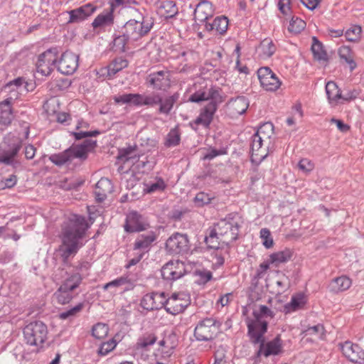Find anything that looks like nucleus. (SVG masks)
I'll return each instance as SVG.
<instances>
[{
	"mask_svg": "<svg viewBox=\"0 0 364 364\" xmlns=\"http://www.w3.org/2000/svg\"><path fill=\"white\" fill-rule=\"evenodd\" d=\"M195 282L198 284H205L208 282L212 278L213 274L211 272L206 269L196 270L194 272Z\"/></svg>",
	"mask_w": 364,
	"mask_h": 364,
	"instance_id": "nucleus-49",
	"label": "nucleus"
},
{
	"mask_svg": "<svg viewBox=\"0 0 364 364\" xmlns=\"http://www.w3.org/2000/svg\"><path fill=\"white\" fill-rule=\"evenodd\" d=\"M308 297L302 292L294 294L291 296L290 302L284 306V311L286 314L296 311L303 309L307 303Z\"/></svg>",
	"mask_w": 364,
	"mask_h": 364,
	"instance_id": "nucleus-30",
	"label": "nucleus"
},
{
	"mask_svg": "<svg viewBox=\"0 0 364 364\" xmlns=\"http://www.w3.org/2000/svg\"><path fill=\"white\" fill-rule=\"evenodd\" d=\"M109 328L107 325L97 323L92 328V335L97 339L105 338L108 333Z\"/></svg>",
	"mask_w": 364,
	"mask_h": 364,
	"instance_id": "nucleus-48",
	"label": "nucleus"
},
{
	"mask_svg": "<svg viewBox=\"0 0 364 364\" xmlns=\"http://www.w3.org/2000/svg\"><path fill=\"white\" fill-rule=\"evenodd\" d=\"M278 7L280 12L284 16H290L291 9L290 0H278Z\"/></svg>",
	"mask_w": 364,
	"mask_h": 364,
	"instance_id": "nucleus-61",
	"label": "nucleus"
},
{
	"mask_svg": "<svg viewBox=\"0 0 364 364\" xmlns=\"http://www.w3.org/2000/svg\"><path fill=\"white\" fill-rule=\"evenodd\" d=\"M49 159L58 166L63 165L68 161H72L70 151H69L68 149L59 154H52L50 156Z\"/></svg>",
	"mask_w": 364,
	"mask_h": 364,
	"instance_id": "nucleus-46",
	"label": "nucleus"
},
{
	"mask_svg": "<svg viewBox=\"0 0 364 364\" xmlns=\"http://www.w3.org/2000/svg\"><path fill=\"white\" fill-rule=\"evenodd\" d=\"M47 326L41 321H33L26 324L23 329L25 343L31 346L41 347L48 336Z\"/></svg>",
	"mask_w": 364,
	"mask_h": 364,
	"instance_id": "nucleus-6",
	"label": "nucleus"
},
{
	"mask_svg": "<svg viewBox=\"0 0 364 364\" xmlns=\"http://www.w3.org/2000/svg\"><path fill=\"white\" fill-rule=\"evenodd\" d=\"M228 27V20L225 16L217 17L213 20V23H205V29L209 32H212L215 35L224 34L227 31Z\"/></svg>",
	"mask_w": 364,
	"mask_h": 364,
	"instance_id": "nucleus-32",
	"label": "nucleus"
},
{
	"mask_svg": "<svg viewBox=\"0 0 364 364\" xmlns=\"http://www.w3.org/2000/svg\"><path fill=\"white\" fill-rule=\"evenodd\" d=\"M113 191V185L110 180L102 178L96 184L95 194L99 202L105 200Z\"/></svg>",
	"mask_w": 364,
	"mask_h": 364,
	"instance_id": "nucleus-24",
	"label": "nucleus"
},
{
	"mask_svg": "<svg viewBox=\"0 0 364 364\" xmlns=\"http://www.w3.org/2000/svg\"><path fill=\"white\" fill-rule=\"evenodd\" d=\"M96 146V141L87 140L80 145L71 146L69 149L72 160L75 158L85 159L87 157L88 151L93 149Z\"/></svg>",
	"mask_w": 364,
	"mask_h": 364,
	"instance_id": "nucleus-29",
	"label": "nucleus"
},
{
	"mask_svg": "<svg viewBox=\"0 0 364 364\" xmlns=\"http://www.w3.org/2000/svg\"><path fill=\"white\" fill-rule=\"evenodd\" d=\"M97 9V7L89 3L77 9L71 10L68 12L70 16L69 22H78L83 21L91 16Z\"/></svg>",
	"mask_w": 364,
	"mask_h": 364,
	"instance_id": "nucleus-22",
	"label": "nucleus"
},
{
	"mask_svg": "<svg viewBox=\"0 0 364 364\" xmlns=\"http://www.w3.org/2000/svg\"><path fill=\"white\" fill-rule=\"evenodd\" d=\"M139 158V153L136 146H128L119 151L118 159L123 162H131L134 164Z\"/></svg>",
	"mask_w": 364,
	"mask_h": 364,
	"instance_id": "nucleus-34",
	"label": "nucleus"
},
{
	"mask_svg": "<svg viewBox=\"0 0 364 364\" xmlns=\"http://www.w3.org/2000/svg\"><path fill=\"white\" fill-rule=\"evenodd\" d=\"M146 82L155 90L166 91L171 87V75L168 70H160L149 74Z\"/></svg>",
	"mask_w": 364,
	"mask_h": 364,
	"instance_id": "nucleus-16",
	"label": "nucleus"
},
{
	"mask_svg": "<svg viewBox=\"0 0 364 364\" xmlns=\"http://www.w3.org/2000/svg\"><path fill=\"white\" fill-rule=\"evenodd\" d=\"M129 283V280L127 277H121L113 281H111L103 286V289L107 290L109 288H114L115 289L121 287Z\"/></svg>",
	"mask_w": 364,
	"mask_h": 364,
	"instance_id": "nucleus-56",
	"label": "nucleus"
},
{
	"mask_svg": "<svg viewBox=\"0 0 364 364\" xmlns=\"http://www.w3.org/2000/svg\"><path fill=\"white\" fill-rule=\"evenodd\" d=\"M179 97L178 93H174L162 100L161 96L157 93H151L149 95L141 94H123L114 97V100L117 104L129 105L134 106H154L160 103L159 112L164 114H168L173 107L174 103Z\"/></svg>",
	"mask_w": 364,
	"mask_h": 364,
	"instance_id": "nucleus-3",
	"label": "nucleus"
},
{
	"mask_svg": "<svg viewBox=\"0 0 364 364\" xmlns=\"http://www.w3.org/2000/svg\"><path fill=\"white\" fill-rule=\"evenodd\" d=\"M267 144L253 135L251 144V161L258 166L267 156Z\"/></svg>",
	"mask_w": 364,
	"mask_h": 364,
	"instance_id": "nucleus-19",
	"label": "nucleus"
},
{
	"mask_svg": "<svg viewBox=\"0 0 364 364\" xmlns=\"http://www.w3.org/2000/svg\"><path fill=\"white\" fill-rule=\"evenodd\" d=\"M58 58L57 48H53L46 50L38 57L36 64L37 72L45 76L49 75L54 70Z\"/></svg>",
	"mask_w": 364,
	"mask_h": 364,
	"instance_id": "nucleus-9",
	"label": "nucleus"
},
{
	"mask_svg": "<svg viewBox=\"0 0 364 364\" xmlns=\"http://www.w3.org/2000/svg\"><path fill=\"white\" fill-rule=\"evenodd\" d=\"M87 228L86 219L83 216L75 215L70 219L68 224L63 229L62 244L58 248V252L64 262L76 255L82 246L80 240L84 236Z\"/></svg>",
	"mask_w": 364,
	"mask_h": 364,
	"instance_id": "nucleus-2",
	"label": "nucleus"
},
{
	"mask_svg": "<svg viewBox=\"0 0 364 364\" xmlns=\"http://www.w3.org/2000/svg\"><path fill=\"white\" fill-rule=\"evenodd\" d=\"M188 90L193 92L188 99L191 102L198 103L210 100V102L222 103L224 101L220 92L213 87H208L204 81L194 83Z\"/></svg>",
	"mask_w": 364,
	"mask_h": 364,
	"instance_id": "nucleus-7",
	"label": "nucleus"
},
{
	"mask_svg": "<svg viewBox=\"0 0 364 364\" xmlns=\"http://www.w3.org/2000/svg\"><path fill=\"white\" fill-rule=\"evenodd\" d=\"M82 280V276L79 273L68 276L53 294V299L61 305L69 304L76 296L75 290L80 287Z\"/></svg>",
	"mask_w": 364,
	"mask_h": 364,
	"instance_id": "nucleus-5",
	"label": "nucleus"
},
{
	"mask_svg": "<svg viewBox=\"0 0 364 364\" xmlns=\"http://www.w3.org/2000/svg\"><path fill=\"white\" fill-rule=\"evenodd\" d=\"M79 57L73 52L65 51L58 61V70L65 75L73 74L78 67Z\"/></svg>",
	"mask_w": 364,
	"mask_h": 364,
	"instance_id": "nucleus-18",
	"label": "nucleus"
},
{
	"mask_svg": "<svg viewBox=\"0 0 364 364\" xmlns=\"http://www.w3.org/2000/svg\"><path fill=\"white\" fill-rule=\"evenodd\" d=\"M259 235L262 240V245L264 247L269 249L274 246V240L269 229L262 228L259 232Z\"/></svg>",
	"mask_w": 364,
	"mask_h": 364,
	"instance_id": "nucleus-53",
	"label": "nucleus"
},
{
	"mask_svg": "<svg viewBox=\"0 0 364 364\" xmlns=\"http://www.w3.org/2000/svg\"><path fill=\"white\" fill-rule=\"evenodd\" d=\"M351 285L352 280L348 277L343 275L332 279L329 289L333 293H339L348 290Z\"/></svg>",
	"mask_w": 364,
	"mask_h": 364,
	"instance_id": "nucleus-33",
	"label": "nucleus"
},
{
	"mask_svg": "<svg viewBox=\"0 0 364 364\" xmlns=\"http://www.w3.org/2000/svg\"><path fill=\"white\" fill-rule=\"evenodd\" d=\"M249 107V102L245 97H238L231 100L228 104L229 114L232 117H237L245 112Z\"/></svg>",
	"mask_w": 364,
	"mask_h": 364,
	"instance_id": "nucleus-26",
	"label": "nucleus"
},
{
	"mask_svg": "<svg viewBox=\"0 0 364 364\" xmlns=\"http://www.w3.org/2000/svg\"><path fill=\"white\" fill-rule=\"evenodd\" d=\"M272 134L273 124L272 123L267 122L259 127L254 136L257 138H261V140L268 143Z\"/></svg>",
	"mask_w": 364,
	"mask_h": 364,
	"instance_id": "nucleus-43",
	"label": "nucleus"
},
{
	"mask_svg": "<svg viewBox=\"0 0 364 364\" xmlns=\"http://www.w3.org/2000/svg\"><path fill=\"white\" fill-rule=\"evenodd\" d=\"M225 352L223 349H218L215 353V362L213 364H228L225 360Z\"/></svg>",
	"mask_w": 364,
	"mask_h": 364,
	"instance_id": "nucleus-64",
	"label": "nucleus"
},
{
	"mask_svg": "<svg viewBox=\"0 0 364 364\" xmlns=\"http://www.w3.org/2000/svg\"><path fill=\"white\" fill-rule=\"evenodd\" d=\"M338 54L341 60H343L348 65L350 70L356 68V63L353 59V53L350 47L342 46L338 50Z\"/></svg>",
	"mask_w": 364,
	"mask_h": 364,
	"instance_id": "nucleus-40",
	"label": "nucleus"
},
{
	"mask_svg": "<svg viewBox=\"0 0 364 364\" xmlns=\"http://www.w3.org/2000/svg\"><path fill=\"white\" fill-rule=\"evenodd\" d=\"M82 308H83V304L82 303L78 304L73 308L61 313L60 314V318L61 319H66V318H69L70 316H75L77 313L81 311Z\"/></svg>",
	"mask_w": 364,
	"mask_h": 364,
	"instance_id": "nucleus-60",
	"label": "nucleus"
},
{
	"mask_svg": "<svg viewBox=\"0 0 364 364\" xmlns=\"http://www.w3.org/2000/svg\"><path fill=\"white\" fill-rule=\"evenodd\" d=\"M198 1L194 11V18L196 21L203 22L213 15L214 9L211 2L208 0Z\"/></svg>",
	"mask_w": 364,
	"mask_h": 364,
	"instance_id": "nucleus-23",
	"label": "nucleus"
},
{
	"mask_svg": "<svg viewBox=\"0 0 364 364\" xmlns=\"http://www.w3.org/2000/svg\"><path fill=\"white\" fill-rule=\"evenodd\" d=\"M159 350L161 354L168 355L172 353V350L174 346L171 343L170 339L168 338H165L161 340L159 343Z\"/></svg>",
	"mask_w": 364,
	"mask_h": 364,
	"instance_id": "nucleus-54",
	"label": "nucleus"
},
{
	"mask_svg": "<svg viewBox=\"0 0 364 364\" xmlns=\"http://www.w3.org/2000/svg\"><path fill=\"white\" fill-rule=\"evenodd\" d=\"M306 27V22L298 17H292L289 26V31L291 33H299Z\"/></svg>",
	"mask_w": 364,
	"mask_h": 364,
	"instance_id": "nucleus-50",
	"label": "nucleus"
},
{
	"mask_svg": "<svg viewBox=\"0 0 364 364\" xmlns=\"http://www.w3.org/2000/svg\"><path fill=\"white\" fill-rule=\"evenodd\" d=\"M44 109L49 115L57 114L60 110V103L58 99L51 98L44 104Z\"/></svg>",
	"mask_w": 364,
	"mask_h": 364,
	"instance_id": "nucleus-51",
	"label": "nucleus"
},
{
	"mask_svg": "<svg viewBox=\"0 0 364 364\" xmlns=\"http://www.w3.org/2000/svg\"><path fill=\"white\" fill-rule=\"evenodd\" d=\"M277 47L270 38H265L261 41L256 48L257 57L262 60L270 58L276 51Z\"/></svg>",
	"mask_w": 364,
	"mask_h": 364,
	"instance_id": "nucleus-31",
	"label": "nucleus"
},
{
	"mask_svg": "<svg viewBox=\"0 0 364 364\" xmlns=\"http://www.w3.org/2000/svg\"><path fill=\"white\" fill-rule=\"evenodd\" d=\"M166 304V295L164 292H153L144 295L141 301L143 309L152 311L164 307Z\"/></svg>",
	"mask_w": 364,
	"mask_h": 364,
	"instance_id": "nucleus-20",
	"label": "nucleus"
},
{
	"mask_svg": "<svg viewBox=\"0 0 364 364\" xmlns=\"http://www.w3.org/2000/svg\"><path fill=\"white\" fill-rule=\"evenodd\" d=\"M326 92L331 107H336L341 103L342 91L334 82L331 81L326 83Z\"/></svg>",
	"mask_w": 364,
	"mask_h": 364,
	"instance_id": "nucleus-25",
	"label": "nucleus"
},
{
	"mask_svg": "<svg viewBox=\"0 0 364 364\" xmlns=\"http://www.w3.org/2000/svg\"><path fill=\"white\" fill-rule=\"evenodd\" d=\"M219 331L214 319H203L197 324L194 329V336L198 341H208L213 339Z\"/></svg>",
	"mask_w": 364,
	"mask_h": 364,
	"instance_id": "nucleus-11",
	"label": "nucleus"
},
{
	"mask_svg": "<svg viewBox=\"0 0 364 364\" xmlns=\"http://www.w3.org/2000/svg\"><path fill=\"white\" fill-rule=\"evenodd\" d=\"M185 265L179 260H171L161 269V276L166 280H176L185 274Z\"/></svg>",
	"mask_w": 364,
	"mask_h": 364,
	"instance_id": "nucleus-17",
	"label": "nucleus"
},
{
	"mask_svg": "<svg viewBox=\"0 0 364 364\" xmlns=\"http://www.w3.org/2000/svg\"><path fill=\"white\" fill-rule=\"evenodd\" d=\"M109 6L112 11H114L119 6H127L132 4H136V0H109Z\"/></svg>",
	"mask_w": 364,
	"mask_h": 364,
	"instance_id": "nucleus-59",
	"label": "nucleus"
},
{
	"mask_svg": "<svg viewBox=\"0 0 364 364\" xmlns=\"http://www.w3.org/2000/svg\"><path fill=\"white\" fill-rule=\"evenodd\" d=\"M158 14L165 18H172L178 14V8L173 1L166 0L161 3Z\"/></svg>",
	"mask_w": 364,
	"mask_h": 364,
	"instance_id": "nucleus-35",
	"label": "nucleus"
},
{
	"mask_svg": "<svg viewBox=\"0 0 364 364\" xmlns=\"http://www.w3.org/2000/svg\"><path fill=\"white\" fill-rule=\"evenodd\" d=\"M154 21L148 16H141L139 19H130L124 25L127 36L131 41H138L146 36L151 30Z\"/></svg>",
	"mask_w": 364,
	"mask_h": 364,
	"instance_id": "nucleus-8",
	"label": "nucleus"
},
{
	"mask_svg": "<svg viewBox=\"0 0 364 364\" xmlns=\"http://www.w3.org/2000/svg\"><path fill=\"white\" fill-rule=\"evenodd\" d=\"M21 147V144H18L15 148L13 149V150L11 151V152L9 154L2 156L1 161L5 164L11 163V161H12L14 157L17 154L18 151L20 150Z\"/></svg>",
	"mask_w": 364,
	"mask_h": 364,
	"instance_id": "nucleus-63",
	"label": "nucleus"
},
{
	"mask_svg": "<svg viewBox=\"0 0 364 364\" xmlns=\"http://www.w3.org/2000/svg\"><path fill=\"white\" fill-rule=\"evenodd\" d=\"M144 186V192L146 193L163 191L166 188V183L162 178H156L155 181L145 183Z\"/></svg>",
	"mask_w": 364,
	"mask_h": 364,
	"instance_id": "nucleus-44",
	"label": "nucleus"
},
{
	"mask_svg": "<svg viewBox=\"0 0 364 364\" xmlns=\"http://www.w3.org/2000/svg\"><path fill=\"white\" fill-rule=\"evenodd\" d=\"M314 166V162L309 159H302L298 164L299 168L306 173L311 172Z\"/></svg>",
	"mask_w": 364,
	"mask_h": 364,
	"instance_id": "nucleus-58",
	"label": "nucleus"
},
{
	"mask_svg": "<svg viewBox=\"0 0 364 364\" xmlns=\"http://www.w3.org/2000/svg\"><path fill=\"white\" fill-rule=\"evenodd\" d=\"M156 341V336L154 333L147 332L141 335L135 345L136 350L146 349Z\"/></svg>",
	"mask_w": 364,
	"mask_h": 364,
	"instance_id": "nucleus-41",
	"label": "nucleus"
},
{
	"mask_svg": "<svg viewBox=\"0 0 364 364\" xmlns=\"http://www.w3.org/2000/svg\"><path fill=\"white\" fill-rule=\"evenodd\" d=\"M114 23V11L110 8L109 11H105L99 14L92 21L93 28H100L110 26Z\"/></svg>",
	"mask_w": 364,
	"mask_h": 364,
	"instance_id": "nucleus-36",
	"label": "nucleus"
},
{
	"mask_svg": "<svg viewBox=\"0 0 364 364\" xmlns=\"http://www.w3.org/2000/svg\"><path fill=\"white\" fill-rule=\"evenodd\" d=\"M190 303L191 298L188 294L185 292L173 293L170 297H166L164 308L168 313L177 315L182 313Z\"/></svg>",
	"mask_w": 364,
	"mask_h": 364,
	"instance_id": "nucleus-10",
	"label": "nucleus"
},
{
	"mask_svg": "<svg viewBox=\"0 0 364 364\" xmlns=\"http://www.w3.org/2000/svg\"><path fill=\"white\" fill-rule=\"evenodd\" d=\"M343 355L355 364H364V348L358 343H353L350 341H346L338 344Z\"/></svg>",
	"mask_w": 364,
	"mask_h": 364,
	"instance_id": "nucleus-12",
	"label": "nucleus"
},
{
	"mask_svg": "<svg viewBox=\"0 0 364 364\" xmlns=\"http://www.w3.org/2000/svg\"><path fill=\"white\" fill-rule=\"evenodd\" d=\"M124 229L129 232H139L144 230L141 216L136 211L130 212L127 216Z\"/></svg>",
	"mask_w": 364,
	"mask_h": 364,
	"instance_id": "nucleus-27",
	"label": "nucleus"
},
{
	"mask_svg": "<svg viewBox=\"0 0 364 364\" xmlns=\"http://www.w3.org/2000/svg\"><path fill=\"white\" fill-rule=\"evenodd\" d=\"M272 317V311L266 306L261 305L253 311L252 317L246 320L252 341L260 343L259 354L265 357L279 355L283 351V343L279 336L269 342H264L263 336L267 329V318Z\"/></svg>",
	"mask_w": 364,
	"mask_h": 364,
	"instance_id": "nucleus-1",
	"label": "nucleus"
},
{
	"mask_svg": "<svg viewBox=\"0 0 364 364\" xmlns=\"http://www.w3.org/2000/svg\"><path fill=\"white\" fill-rule=\"evenodd\" d=\"M156 235L151 232L146 235L139 236L134 243V250H139V253H145L151 247V244L156 240Z\"/></svg>",
	"mask_w": 364,
	"mask_h": 364,
	"instance_id": "nucleus-28",
	"label": "nucleus"
},
{
	"mask_svg": "<svg viewBox=\"0 0 364 364\" xmlns=\"http://www.w3.org/2000/svg\"><path fill=\"white\" fill-rule=\"evenodd\" d=\"M363 29L360 26L353 25L345 32L347 41L358 43L361 40Z\"/></svg>",
	"mask_w": 364,
	"mask_h": 364,
	"instance_id": "nucleus-42",
	"label": "nucleus"
},
{
	"mask_svg": "<svg viewBox=\"0 0 364 364\" xmlns=\"http://www.w3.org/2000/svg\"><path fill=\"white\" fill-rule=\"evenodd\" d=\"M188 239L186 235L173 234L166 242V250L171 255H182L188 251Z\"/></svg>",
	"mask_w": 364,
	"mask_h": 364,
	"instance_id": "nucleus-13",
	"label": "nucleus"
},
{
	"mask_svg": "<svg viewBox=\"0 0 364 364\" xmlns=\"http://www.w3.org/2000/svg\"><path fill=\"white\" fill-rule=\"evenodd\" d=\"M311 49L315 60L323 63L328 60V55L323 48V44L315 36L312 38Z\"/></svg>",
	"mask_w": 364,
	"mask_h": 364,
	"instance_id": "nucleus-38",
	"label": "nucleus"
},
{
	"mask_svg": "<svg viewBox=\"0 0 364 364\" xmlns=\"http://www.w3.org/2000/svg\"><path fill=\"white\" fill-rule=\"evenodd\" d=\"M331 123L335 124L339 131H341L343 133H346L350 129V127L345 124L342 120L337 119L335 118H332L331 119Z\"/></svg>",
	"mask_w": 364,
	"mask_h": 364,
	"instance_id": "nucleus-62",
	"label": "nucleus"
},
{
	"mask_svg": "<svg viewBox=\"0 0 364 364\" xmlns=\"http://www.w3.org/2000/svg\"><path fill=\"white\" fill-rule=\"evenodd\" d=\"M257 76L260 85L267 91H276L282 85L277 75L268 67L260 68L257 70Z\"/></svg>",
	"mask_w": 364,
	"mask_h": 364,
	"instance_id": "nucleus-15",
	"label": "nucleus"
},
{
	"mask_svg": "<svg viewBox=\"0 0 364 364\" xmlns=\"http://www.w3.org/2000/svg\"><path fill=\"white\" fill-rule=\"evenodd\" d=\"M240 226V218L237 215H230L215 225L209 236L205 238L206 242L217 237L223 242L229 244L237 239Z\"/></svg>",
	"mask_w": 364,
	"mask_h": 364,
	"instance_id": "nucleus-4",
	"label": "nucleus"
},
{
	"mask_svg": "<svg viewBox=\"0 0 364 364\" xmlns=\"http://www.w3.org/2000/svg\"><path fill=\"white\" fill-rule=\"evenodd\" d=\"M181 140V133L178 127L170 130L166 136L165 145L166 146H176L179 144Z\"/></svg>",
	"mask_w": 364,
	"mask_h": 364,
	"instance_id": "nucleus-47",
	"label": "nucleus"
},
{
	"mask_svg": "<svg viewBox=\"0 0 364 364\" xmlns=\"http://www.w3.org/2000/svg\"><path fill=\"white\" fill-rule=\"evenodd\" d=\"M220 104V103L209 102L206 105L200 109L199 115L190 123L191 127L195 130H197L200 126L204 128H208Z\"/></svg>",
	"mask_w": 364,
	"mask_h": 364,
	"instance_id": "nucleus-14",
	"label": "nucleus"
},
{
	"mask_svg": "<svg viewBox=\"0 0 364 364\" xmlns=\"http://www.w3.org/2000/svg\"><path fill=\"white\" fill-rule=\"evenodd\" d=\"M13 118L11 101L7 99L0 102V124H9Z\"/></svg>",
	"mask_w": 364,
	"mask_h": 364,
	"instance_id": "nucleus-37",
	"label": "nucleus"
},
{
	"mask_svg": "<svg viewBox=\"0 0 364 364\" xmlns=\"http://www.w3.org/2000/svg\"><path fill=\"white\" fill-rule=\"evenodd\" d=\"M215 198V196L212 193L205 192L198 193L194 198V203L197 207H203L208 205Z\"/></svg>",
	"mask_w": 364,
	"mask_h": 364,
	"instance_id": "nucleus-45",
	"label": "nucleus"
},
{
	"mask_svg": "<svg viewBox=\"0 0 364 364\" xmlns=\"http://www.w3.org/2000/svg\"><path fill=\"white\" fill-rule=\"evenodd\" d=\"M361 92V90L359 88H353L348 90L344 95H342L341 102H350L356 100Z\"/></svg>",
	"mask_w": 364,
	"mask_h": 364,
	"instance_id": "nucleus-57",
	"label": "nucleus"
},
{
	"mask_svg": "<svg viewBox=\"0 0 364 364\" xmlns=\"http://www.w3.org/2000/svg\"><path fill=\"white\" fill-rule=\"evenodd\" d=\"M116 346H117V341L114 338H112L110 341H109L107 342H105L101 344V346L98 350V353L102 355H106L109 352L113 350Z\"/></svg>",
	"mask_w": 364,
	"mask_h": 364,
	"instance_id": "nucleus-55",
	"label": "nucleus"
},
{
	"mask_svg": "<svg viewBox=\"0 0 364 364\" xmlns=\"http://www.w3.org/2000/svg\"><path fill=\"white\" fill-rule=\"evenodd\" d=\"M128 41H131L128 36H127L126 31L122 36H119L114 38L113 45L114 48L117 51L124 52L126 50V46Z\"/></svg>",
	"mask_w": 364,
	"mask_h": 364,
	"instance_id": "nucleus-52",
	"label": "nucleus"
},
{
	"mask_svg": "<svg viewBox=\"0 0 364 364\" xmlns=\"http://www.w3.org/2000/svg\"><path fill=\"white\" fill-rule=\"evenodd\" d=\"M128 61L126 59L118 58L114 59L107 67L101 68L97 71L100 77L112 78L118 72L128 66Z\"/></svg>",
	"mask_w": 364,
	"mask_h": 364,
	"instance_id": "nucleus-21",
	"label": "nucleus"
},
{
	"mask_svg": "<svg viewBox=\"0 0 364 364\" xmlns=\"http://www.w3.org/2000/svg\"><path fill=\"white\" fill-rule=\"evenodd\" d=\"M293 252L289 249H285L282 251L271 254L269 257L270 263L275 267H278L282 263H285L291 259Z\"/></svg>",
	"mask_w": 364,
	"mask_h": 364,
	"instance_id": "nucleus-39",
	"label": "nucleus"
}]
</instances>
